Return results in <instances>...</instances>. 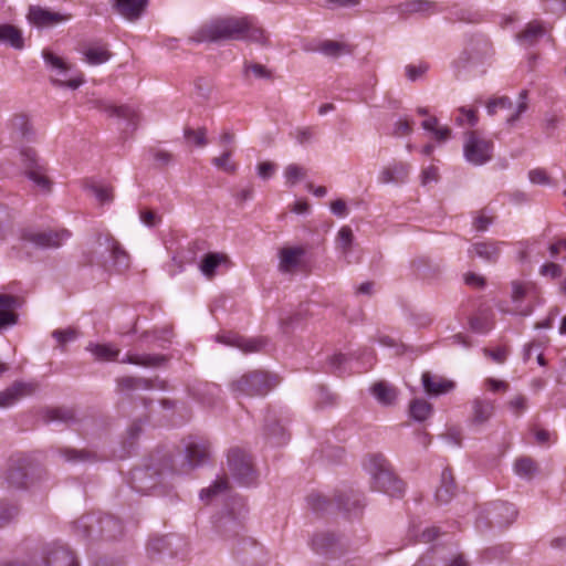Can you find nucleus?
<instances>
[{
    "instance_id": "1",
    "label": "nucleus",
    "mask_w": 566,
    "mask_h": 566,
    "mask_svg": "<svg viewBox=\"0 0 566 566\" xmlns=\"http://www.w3.org/2000/svg\"><path fill=\"white\" fill-rule=\"evenodd\" d=\"M84 258L87 265L96 263L104 269L112 266L118 272L129 268V254L108 232L97 234L94 248L84 253Z\"/></svg>"
},
{
    "instance_id": "2",
    "label": "nucleus",
    "mask_w": 566,
    "mask_h": 566,
    "mask_svg": "<svg viewBox=\"0 0 566 566\" xmlns=\"http://www.w3.org/2000/svg\"><path fill=\"white\" fill-rule=\"evenodd\" d=\"M73 530L84 541H114L123 535L124 526L114 515L87 514L73 523Z\"/></svg>"
},
{
    "instance_id": "3",
    "label": "nucleus",
    "mask_w": 566,
    "mask_h": 566,
    "mask_svg": "<svg viewBox=\"0 0 566 566\" xmlns=\"http://www.w3.org/2000/svg\"><path fill=\"white\" fill-rule=\"evenodd\" d=\"M364 465L371 476L374 490L384 492L392 497L402 495L405 483L394 473L390 462L384 454H368Z\"/></svg>"
},
{
    "instance_id": "4",
    "label": "nucleus",
    "mask_w": 566,
    "mask_h": 566,
    "mask_svg": "<svg viewBox=\"0 0 566 566\" xmlns=\"http://www.w3.org/2000/svg\"><path fill=\"white\" fill-rule=\"evenodd\" d=\"M42 56L54 86L76 90L85 82L84 74L54 51L44 49Z\"/></svg>"
},
{
    "instance_id": "5",
    "label": "nucleus",
    "mask_w": 566,
    "mask_h": 566,
    "mask_svg": "<svg viewBox=\"0 0 566 566\" xmlns=\"http://www.w3.org/2000/svg\"><path fill=\"white\" fill-rule=\"evenodd\" d=\"M264 30L250 17H223L207 21L198 35H262Z\"/></svg>"
},
{
    "instance_id": "6",
    "label": "nucleus",
    "mask_w": 566,
    "mask_h": 566,
    "mask_svg": "<svg viewBox=\"0 0 566 566\" xmlns=\"http://www.w3.org/2000/svg\"><path fill=\"white\" fill-rule=\"evenodd\" d=\"M280 382V378L266 370L254 369L244 373L230 384L238 396L261 397L268 395Z\"/></svg>"
},
{
    "instance_id": "7",
    "label": "nucleus",
    "mask_w": 566,
    "mask_h": 566,
    "mask_svg": "<svg viewBox=\"0 0 566 566\" xmlns=\"http://www.w3.org/2000/svg\"><path fill=\"white\" fill-rule=\"evenodd\" d=\"M517 516L513 504L507 502H493L488 504L479 514L475 525L480 532L489 528H505L511 525Z\"/></svg>"
},
{
    "instance_id": "8",
    "label": "nucleus",
    "mask_w": 566,
    "mask_h": 566,
    "mask_svg": "<svg viewBox=\"0 0 566 566\" xmlns=\"http://www.w3.org/2000/svg\"><path fill=\"white\" fill-rule=\"evenodd\" d=\"M33 566H78L72 549L57 542L43 545L38 554L31 556Z\"/></svg>"
},
{
    "instance_id": "9",
    "label": "nucleus",
    "mask_w": 566,
    "mask_h": 566,
    "mask_svg": "<svg viewBox=\"0 0 566 566\" xmlns=\"http://www.w3.org/2000/svg\"><path fill=\"white\" fill-rule=\"evenodd\" d=\"M71 238L67 229H44L35 230L25 228L21 230L20 239L32 244L36 249H59Z\"/></svg>"
},
{
    "instance_id": "10",
    "label": "nucleus",
    "mask_w": 566,
    "mask_h": 566,
    "mask_svg": "<svg viewBox=\"0 0 566 566\" xmlns=\"http://www.w3.org/2000/svg\"><path fill=\"white\" fill-rule=\"evenodd\" d=\"M228 469L241 485H250L256 481V471L252 458L240 448H231L229 450Z\"/></svg>"
},
{
    "instance_id": "11",
    "label": "nucleus",
    "mask_w": 566,
    "mask_h": 566,
    "mask_svg": "<svg viewBox=\"0 0 566 566\" xmlns=\"http://www.w3.org/2000/svg\"><path fill=\"white\" fill-rule=\"evenodd\" d=\"M493 148V142L481 137L478 132L471 130L465 134L463 153L470 164L474 166L486 164L492 159Z\"/></svg>"
},
{
    "instance_id": "12",
    "label": "nucleus",
    "mask_w": 566,
    "mask_h": 566,
    "mask_svg": "<svg viewBox=\"0 0 566 566\" xmlns=\"http://www.w3.org/2000/svg\"><path fill=\"white\" fill-rule=\"evenodd\" d=\"M25 174L42 191L50 192L52 181L45 175L46 168L39 163V157L33 148H24L21 150Z\"/></svg>"
},
{
    "instance_id": "13",
    "label": "nucleus",
    "mask_w": 566,
    "mask_h": 566,
    "mask_svg": "<svg viewBox=\"0 0 566 566\" xmlns=\"http://www.w3.org/2000/svg\"><path fill=\"white\" fill-rule=\"evenodd\" d=\"M93 106L111 117H118L127 120L132 129L135 130L140 119V115L137 109L129 105H114L105 99H95L92 102Z\"/></svg>"
},
{
    "instance_id": "14",
    "label": "nucleus",
    "mask_w": 566,
    "mask_h": 566,
    "mask_svg": "<svg viewBox=\"0 0 566 566\" xmlns=\"http://www.w3.org/2000/svg\"><path fill=\"white\" fill-rule=\"evenodd\" d=\"M219 340L226 345L238 347L245 354L261 352L269 344V339L263 336L248 338L237 334L219 336Z\"/></svg>"
},
{
    "instance_id": "15",
    "label": "nucleus",
    "mask_w": 566,
    "mask_h": 566,
    "mask_svg": "<svg viewBox=\"0 0 566 566\" xmlns=\"http://www.w3.org/2000/svg\"><path fill=\"white\" fill-rule=\"evenodd\" d=\"M210 458V443L203 438H190L186 443V459L190 469L205 464Z\"/></svg>"
},
{
    "instance_id": "16",
    "label": "nucleus",
    "mask_w": 566,
    "mask_h": 566,
    "mask_svg": "<svg viewBox=\"0 0 566 566\" xmlns=\"http://www.w3.org/2000/svg\"><path fill=\"white\" fill-rule=\"evenodd\" d=\"M28 19L31 24L44 29L65 22L69 17L40 6H32L29 9Z\"/></svg>"
},
{
    "instance_id": "17",
    "label": "nucleus",
    "mask_w": 566,
    "mask_h": 566,
    "mask_svg": "<svg viewBox=\"0 0 566 566\" xmlns=\"http://www.w3.org/2000/svg\"><path fill=\"white\" fill-rule=\"evenodd\" d=\"M29 462L25 458L10 459L6 471V482L9 488L23 489L27 485Z\"/></svg>"
},
{
    "instance_id": "18",
    "label": "nucleus",
    "mask_w": 566,
    "mask_h": 566,
    "mask_svg": "<svg viewBox=\"0 0 566 566\" xmlns=\"http://www.w3.org/2000/svg\"><path fill=\"white\" fill-rule=\"evenodd\" d=\"M305 249L303 247H284L279 251V270L282 273H293L303 264Z\"/></svg>"
},
{
    "instance_id": "19",
    "label": "nucleus",
    "mask_w": 566,
    "mask_h": 566,
    "mask_svg": "<svg viewBox=\"0 0 566 566\" xmlns=\"http://www.w3.org/2000/svg\"><path fill=\"white\" fill-rule=\"evenodd\" d=\"M35 390L36 385L33 382L15 381L6 390L0 391V408L11 407L19 399L24 396L32 395Z\"/></svg>"
},
{
    "instance_id": "20",
    "label": "nucleus",
    "mask_w": 566,
    "mask_h": 566,
    "mask_svg": "<svg viewBox=\"0 0 566 566\" xmlns=\"http://www.w3.org/2000/svg\"><path fill=\"white\" fill-rule=\"evenodd\" d=\"M21 305L20 298L11 294H0V329L15 325V310Z\"/></svg>"
},
{
    "instance_id": "21",
    "label": "nucleus",
    "mask_w": 566,
    "mask_h": 566,
    "mask_svg": "<svg viewBox=\"0 0 566 566\" xmlns=\"http://www.w3.org/2000/svg\"><path fill=\"white\" fill-rule=\"evenodd\" d=\"M181 542L182 539L175 534L156 537L149 541L147 551L151 558L157 554H168L169 556H174L177 555V551L174 546H177Z\"/></svg>"
},
{
    "instance_id": "22",
    "label": "nucleus",
    "mask_w": 566,
    "mask_h": 566,
    "mask_svg": "<svg viewBox=\"0 0 566 566\" xmlns=\"http://www.w3.org/2000/svg\"><path fill=\"white\" fill-rule=\"evenodd\" d=\"M500 244V242L495 241L475 242L468 252L470 258L478 256L486 262L495 263L501 253Z\"/></svg>"
},
{
    "instance_id": "23",
    "label": "nucleus",
    "mask_w": 566,
    "mask_h": 566,
    "mask_svg": "<svg viewBox=\"0 0 566 566\" xmlns=\"http://www.w3.org/2000/svg\"><path fill=\"white\" fill-rule=\"evenodd\" d=\"M457 484L450 468H446L440 478V484L436 491L438 504H448L454 496Z\"/></svg>"
},
{
    "instance_id": "24",
    "label": "nucleus",
    "mask_w": 566,
    "mask_h": 566,
    "mask_svg": "<svg viewBox=\"0 0 566 566\" xmlns=\"http://www.w3.org/2000/svg\"><path fill=\"white\" fill-rule=\"evenodd\" d=\"M339 544V537L332 532L316 533L312 538V547L319 554H336Z\"/></svg>"
},
{
    "instance_id": "25",
    "label": "nucleus",
    "mask_w": 566,
    "mask_h": 566,
    "mask_svg": "<svg viewBox=\"0 0 566 566\" xmlns=\"http://www.w3.org/2000/svg\"><path fill=\"white\" fill-rule=\"evenodd\" d=\"M147 0H114L116 11L127 20H136L144 12Z\"/></svg>"
},
{
    "instance_id": "26",
    "label": "nucleus",
    "mask_w": 566,
    "mask_h": 566,
    "mask_svg": "<svg viewBox=\"0 0 566 566\" xmlns=\"http://www.w3.org/2000/svg\"><path fill=\"white\" fill-rule=\"evenodd\" d=\"M512 302L518 304L526 298L538 297V287L534 282L531 281H512Z\"/></svg>"
},
{
    "instance_id": "27",
    "label": "nucleus",
    "mask_w": 566,
    "mask_h": 566,
    "mask_svg": "<svg viewBox=\"0 0 566 566\" xmlns=\"http://www.w3.org/2000/svg\"><path fill=\"white\" fill-rule=\"evenodd\" d=\"M56 452L65 462L72 464L93 462L97 459L95 452L86 449L61 447L56 449Z\"/></svg>"
},
{
    "instance_id": "28",
    "label": "nucleus",
    "mask_w": 566,
    "mask_h": 566,
    "mask_svg": "<svg viewBox=\"0 0 566 566\" xmlns=\"http://www.w3.org/2000/svg\"><path fill=\"white\" fill-rule=\"evenodd\" d=\"M472 423L484 424L491 419L494 412V402L489 399L475 398L472 402Z\"/></svg>"
},
{
    "instance_id": "29",
    "label": "nucleus",
    "mask_w": 566,
    "mask_h": 566,
    "mask_svg": "<svg viewBox=\"0 0 566 566\" xmlns=\"http://www.w3.org/2000/svg\"><path fill=\"white\" fill-rule=\"evenodd\" d=\"M305 49L310 51H319L321 53L329 57H338L340 55L349 54L352 52L350 46L348 44L334 40H324L321 41L315 48L306 46Z\"/></svg>"
},
{
    "instance_id": "30",
    "label": "nucleus",
    "mask_w": 566,
    "mask_h": 566,
    "mask_svg": "<svg viewBox=\"0 0 566 566\" xmlns=\"http://www.w3.org/2000/svg\"><path fill=\"white\" fill-rule=\"evenodd\" d=\"M264 433L273 446L284 444L289 440L285 428L274 417L266 418Z\"/></svg>"
},
{
    "instance_id": "31",
    "label": "nucleus",
    "mask_w": 566,
    "mask_h": 566,
    "mask_svg": "<svg viewBox=\"0 0 566 566\" xmlns=\"http://www.w3.org/2000/svg\"><path fill=\"white\" fill-rule=\"evenodd\" d=\"M371 394L384 406L394 405L398 396L397 389L384 380L377 381L371 386Z\"/></svg>"
},
{
    "instance_id": "32",
    "label": "nucleus",
    "mask_w": 566,
    "mask_h": 566,
    "mask_svg": "<svg viewBox=\"0 0 566 566\" xmlns=\"http://www.w3.org/2000/svg\"><path fill=\"white\" fill-rule=\"evenodd\" d=\"M401 11L410 14L427 17L438 11V6L429 0H410L401 4Z\"/></svg>"
},
{
    "instance_id": "33",
    "label": "nucleus",
    "mask_w": 566,
    "mask_h": 566,
    "mask_svg": "<svg viewBox=\"0 0 566 566\" xmlns=\"http://www.w3.org/2000/svg\"><path fill=\"white\" fill-rule=\"evenodd\" d=\"M116 382L118 390L123 392L138 389L149 390L156 387L154 380L143 377L124 376L118 378Z\"/></svg>"
},
{
    "instance_id": "34",
    "label": "nucleus",
    "mask_w": 566,
    "mask_h": 566,
    "mask_svg": "<svg viewBox=\"0 0 566 566\" xmlns=\"http://www.w3.org/2000/svg\"><path fill=\"white\" fill-rule=\"evenodd\" d=\"M84 60L91 65H98L112 57V52L104 44L91 45L83 51Z\"/></svg>"
},
{
    "instance_id": "35",
    "label": "nucleus",
    "mask_w": 566,
    "mask_h": 566,
    "mask_svg": "<svg viewBox=\"0 0 566 566\" xmlns=\"http://www.w3.org/2000/svg\"><path fill=\"white\" fill-rule=\"evenodd\" d=\"M335 502L339 510L347 513L360 511L363 507L360 495L353 490L335 495Z\"/></svg>"
},
{
    "instance_id": "36",
    "label": "nucleus",
    "mask_w": 566,
    "mask_h": 566,
    "mask_svg": "<svg viewBox=\"0 0 566 566\" xmlns=\"http://www.w3.org/2000/svg\"><path fill=\"white\" fill-rule=\"evenodd\" d=\"M409 172V165L405 163H397L392 166L386 167L380 174V181L388 182H401L406 179Z\"/></svg>"
},
{
    "instance_id": "37",
    "label": "nucleus",
    "mask_w": 566,
    "mask_h": 566,
    "mask_svg": "<svg viewBox=\"0 0 566 566\" xmlns=\"http://www.w3.org/2000/svg\"><path fill=\"white\" fill-rule=\"evenodd\" d=\"M226 261L227 255L217 252H209L202 258L199 268L206 277L211 279L216 275L217 268Z\"/></svg>"
},
{
    "instance_id": "38",
    "label": "nucleus",
    "mask_w": 566,
    "mask_h": 566,
    "mask_svg": "<svg viewBox=\"0 0 566 566\" xmlns=\"http://www.w3.org/2000/svg\"><path fill=\"white\" fill-rule=\"evenodd\" d=\"M422 385L424 390L428 394L431 395H441L448 392L450 389L453 388V382L443 380V379H436L431 376L430 373H423L422 374Z\"/></svg>"
},
{
    "instance_id": "39",
    "label": "nucleus",
    "mask_w": 566,
    "mask_h": 566,
    "mask_svg": "<svg viewBox=\"0 0 566 566\" xmlns=\"http://www.w3.org/2000/svg\"><path fill=\"white\" fill-rule=\"evenodd\" d=\"M13 133L23 140H31L34 133L29 118L25 115H15L12 118Z\"/></svg>"
},
{
    "instance_id": "40",
    "label": "nucleus",
    "mask_w": 566,
    "mask_h": 566,
    "mask_svg": "<svg viewBox=\"0 0 566 566\" xmlns=\"http://www.w3.org/2000/svg\"><path fill=\"white\" fill-rule=\"evenodd\" d=\"M44 419L46 422L61 421L65 423H74L76 421V415L72 408L59 407L46 410Z\"/></svg>"
},
{
    "instance_id": "41",
    "label": "nucleus",
    "mask_w": 566,
    "mask_h": 566,
    "mask_svg": "<svg viewBox=\"0 0 566 566\" xmlns=\"http://www.w3.org/2000/svg\"><path fill=\"white\" fill-rule=\"evenodd\" d=\"M166 361L164 355H127L123 363L139 365L144 367H157Z\"/></svg>"
},
{
    "instance_id": "42",
    "label": "nucleus",
    "mask_w": 566,
    "mask_h": 566,
    "mask_svg": "<svg viewBox=\"0 0 566 566\" xmlns=\"http://www.w3.org/2000/svg\"><path fill=\"white\" fill-rule=\"evenodd\" d=\"M409 412L412 419L424 421L432 412V406L424 399H415L411 401Z\"/></svg>"
},
{
    "instance_id": "43",
    "label": "nucleus",
    "mask_w": 566,
    "mask_h": 566,
    "mask_svg": "<svg viewBox=\"0 0 566 566\" xmlns=\"http://www.w3.org/2000/svg\"><path fill=\"white\" fill-rule=\"evenodd\" d=\"M514 470L521 478L531 479L537 471L536 463L528 457L518 458L514 463Z\"/></svg>"
},
{
    "instance_id": "44",
    "label": "nucleus",
    "mask_w": 566,
    "mask_h": 566,
    "mask_svg": "<svg viewBox=\"0 0 566 566\" xmlns=\"http://www.w3.org/2000/svg\"><path fill=\"white\" fill-rule=\"evenodd\" d=\"M87 349L93 353L96 359L104 361L115 360L119 354L118 349L105 344H90Z\"/></svg>"
},
{
    "instance_id": "45",
    "label": "nucleus",
    "mask_w": 566,
    "mask_h": 566,
    "mask_svg": "<svg viewBox=\"0 0 566 566\" xmlns=\"http://www.w3.org/2000/svg\"><path fill=\"white\" fill-rule=\"evenodd\" d=\"M86 189L91 191L102 205L112 202L114 199L112 186L92 182L86 186Z\"/></svg>"
},
{
    "instance_id": "46",
    "label": "nucleus",
    "mask_w": 566,
    "mask_h": 566,
    "mask_svg": "<svg viewBox=\"0 0 566 566\" xmlns=\"http://www.w3.org/2000/svg\"><path fill=\"white\" fill-rule=\"evenodd\" d=\"M233 149L226 148L224 151L219 157L212 158L211 163L214 167L224 172L234 174L237 170V165L235 163L231 161Z\"/></svg>"
},
{
    "instance_id": "47",
    "label": "nucleus",
    "mask_w": 566,
    "mask_h": 566,
    "mask_svg": "<svg viewBox=\"0 0 566 566\" xmlns=\"http://www.w3.org/2000/svg\"><path fill=\"white\" fill-rule=\"evenodd\" d=\"M436 559L438 560V566H469V563L461 553H449L447 555L436 551Z\"/></svg>"
},
{
    "instance_id": "48",
    "label": "nucleus",
    "mask_w": 566,
    "mask_h": 566,
    "mask_svg": "<svg viewBox=\"0 0 566 566\" xmlns=\"http://www.w3.org/2000/svg\"><path fill=\"white\" fill-rule=\"evenodd\" d=\"M552 31V28L538 20L532 21L526 24L525 29L518 32L516 35H544L546 33H549Z\"/></svg>"
},
{
    "instance_id": "49",
    "label": "nucleus",
    "mask_w": 566,
    "mask_h": 566,
    "mask_svg": "<svg viewBox=\"0 0 566 566\" xmlns=\"http://www.w3.org/2000/svg\"><path fill=\"white\" fill-rule=\"evenodd\" d=\"M14 219L13 211L4 205H0V241L7 237L8 229Z\"/></svg>"
},
{
    "instance_id": "50",
    "label": "nucleus",
    "mask_w": 566,
    "mask_h": 566,
    "mask_svg": "<svg viewBox=\"0 0 566 566\" xmlns=\"http://www.w3.org/2000/svg\"><path fill=\"white\" fill-rule=\"evenodd\" d=\"M184 135L187 140L193 142L195 145L199 147H203L208 144L207 129L205 127H200L198 129L186 127L184 130Z\"/></svg>"
},
{
    "instance_id": "51",
    "label": "nucleus",
    "mask_w": 566,
    "mask_h": 566,
    "mask_svg": "<svg viewBox=\"0 0 566 566\" xmlns=\"http://www.w3.org/2000/svg\"><path fill=\"white\" fill-rule=\"evenodd\" d=\"M284 175L286 182L294 186L296 182L305 178L306 170L296 164H291L285 168Z\"/></svg>"
},
{
    "instance_id": "52",
    "label": "nucleus",
    "mask_w": 566,
    "mask_h": 566,
    "mask_svg": "<svg viewBox=\"0 0 566 566\" xmlns=\"http://www.w3.org/2000/svg\"><path fill=\"white\" fill-rule=\"evenodd\" d=\"M77 336L78 332L72 327L66 329H55L52 332V337L56 339L61 347H64L69 342L76 339Z\"/></svg>"
},
{
    "instance_id": "53",
    "label": "nucleus",
    "mask_w": 566,
    "mask_h": 566,
    "mask_svg": "<svg viewBox=\"0 0 566 566\" xmlns=\"http://www.w3.org/2000/svg\"><path fill=\"white\" fill-rule=\"evenodd\" d=\"M459 113L461 116H458L455 118L457 124L463 126L464 124H468L469 126L473 127L478 124L479 117L478 113L473 108H467V107H460Z\"/></svg>"
},
{
    "instance_id": "54",
    "label": "nucleus",
    "mask_w": 566,
    "mask_h": 566,
    "mask_svg": "<svg viewBox=\"0 0 566 566\" xmlns=\"http://www.w3.org/2000/svg\"><path fill=\"white\" fill-rule=\"evenodd\" d=\"M337 240L344 253H348L352 249V244L354 241V234L352 229L348 226H344L340 228L337 234Z\"/></svg>"
},
{
    "instance_id": "55",
    "label": "nucleus",
    "mask_w": 566,
    "mask_h": 566,
    "mask_svg": "<svg viewBox=\"0 0 566 566\" xmlns=\"http://www.w3.org/2000/svg\"><path fill=\"white\" fill-rule=\"evenodd\" d=\"M527 98H528V91L527 90L521 91L518 94V103L516 106V111L514 114H512L507 118L509 124H514L516 120L520 119L521 115L527 111V107H528Z\"/></svg>"
},
{
    "instance_id": "56",
    "label": "nucleus",
    "mask_w": 566,
    "mask_h": 566,
    "mask_svg": "<svg viewBox=\"0 0 566 566\" xmlns=\"http://www.w3.org/2000/svg\"><path fill=\"white\" fill-rule=\"evenodd\" d=\"M527 98H528V91L527 90L521 91L518 94V103L516 106V111L514 114H512L507 118L509 124H514L516 120L520 119L521 115L527 111V107H528Z\"/></svg>"
},
{
    "instance_id": "57",
    "label": "nucleus",
    "mask_w": 566,
    "mask_h": 566,
    "mask_svg": "<svg viewBox=\"0 0 566 566\" xmlns=\"http://www.w3.org/2000/svg\"><path fill=\"white\" fill-rule=\"evenodd\" d=\"M228 489V480L227 478L218 479L213 482V484L207 489L201 490L200 497L201 499H210L213 495L223 492Z\"/></svg>"
},
{
    "instance_id": "58",
    "label": "nucleus",
    "mask_w": 566,
    "mask_h": 566,
    "mask_svg": "<svg viewBox=\"0 0 566 566\" xmlns=\"http://www.w3.org/2000/svg\"><path fill=\"white\" fill-rule=\"evenodd\" d=\"M307 503L315 512H323L327 510L332 503L325 496L318 493H312L307 496Z\"/></svg>"
},
{
    "instance_id": "59",
    "label": "nucleus",
    "mask_w": 566,
    "mask_h": 566,
    "mask_svg": "<svg viewBox=\"0 0 566 566\" xmlns=\"http://www.w3.org/2000/svg\"><path fill=\"white\" fill-rule=\"evenodd\" d=\"M512 101L507 96H501L497 98L490 99L486 103V111L489 115H494L496 113V109L499 108H511L512 107Z\"/></svg>"
},
{
    "instance_id": "60",
    "label": "nucleus",
    "mask_w": 566,
    "mask_h": 566,
    "mask_svg": "<svg viewBox=\"0 0 566 566\" xmlns=\"http://www.w3.org/2000/svg\"><path fill=\"white\" fill-rule=\"evenodd\" d=\"M317 395L318 397L316 403L321 408L336 403L337 396L331 392L324 386L318 387Z\"/></svg>"
},
{
    "instance_id": "61",
    "label": "nucleus",
    "mask_w": 566,
    "mask_h": 566,
    "mask_svg": "<svg viewBox=\"0 0 566 566\" xmlns=\"http://www.w3.org/2000/svg\"><path fill=\"white\" fill-rule=\"evenodd\" d=\"M19 513L17 505H0V527L9 524Z\"/></svg>"
},
{
    "instance_id": "62",
    "label": "nucleus",
    "mask_w": 566,
    "mask_h": 566,
    "mask_svg": "<svg viewBox=\"0 0 566 566\" xmlns=\"http://www.w3.org/2000/svg\"><path fill=\"white\" fill-rule=\"evenodd\" d=\"M245 72H252L258 78L272 80V72L259 63L245 64Z\"/></svg>"
},
{
    "instance_id": "63",
    "label": "nucleus",
    "mask_w": 566,
    "mask_h": 566,
    "mask_svg": "<svg viewBox=\"0 0 566 566\" xmlns=\"http://www.w3.org/2000/svg\"><path fill=\"white\" fill-rule=\"evenodd\" d=\"M509 408L516 415L520 416L527 408V398L523 395H517L509 401Z\"/></svg>"
},
{
    "instance_id": "64",
    "label": "nucleus",
    "mask_w": 566,
    "mask_h": 566,
    "mask_svg": "<svg viewBox=\"0 0 566 566\" xmlns=\"http://www.w3.org/2000/svg\"><path fill=\"white\" fill-rule=\"evenodd\" d=\"M539 273L543 276H551L552 279H556L562 276L563 268L557 263H545L541 266Z\"/></svg>"
}]
</instances>
